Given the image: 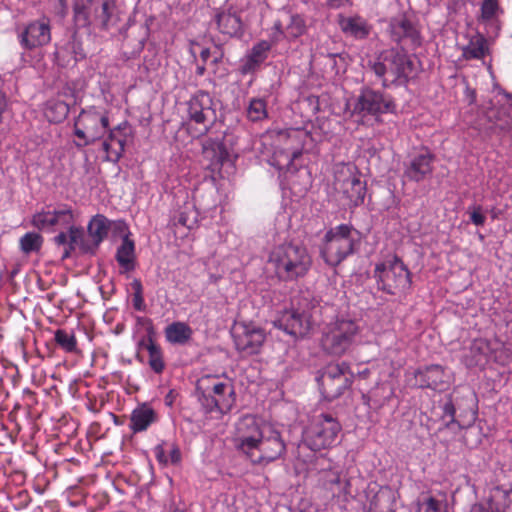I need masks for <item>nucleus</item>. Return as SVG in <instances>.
<instances>
[{
  "label": "nucleus",
  "mask_w": 512,
  "mask_h": 512,
  "mask_svg": "<svg viewBox=\"0 0 512 512\" xmlns=\"http://www.w3.org/2000/svg\"><path fill=\"white\" fill-rule=\"evenodd\" d=\"M55 12L64 17L68 11L67 0H49ZM93 0H75L74 20L80 27L94 26L107 30L114 26L124 13L125 0H101L99 6L94 7L93 15H90V6Z\"/></svg>",
  "instance_id": "1"
},
{
  "label": "nucleus",
  "mask_w": 512,
  "mask_h": 512,
  "mask_svg": "<svg viewBox=\"0 0 512 512\" xmlns=\"http://www.w3.org/2000/svg\"><path fill=\"white\" fill-rule=\"evenodd\" d=\"M87 232L86 236L81 227L70 226L67 232H60L54 237V243L63 247L62 259L69 258L76 249L83 254H95L109 234V219L96 214L88 222Z\"/></svg>",
  "instance_id": "2"
},
{
  "label": "nucleus",
  "mask_w": 512,
  "mask_h": 512,
  "mask_svg": "<svg viewBox=\"0 0 512 512\" xmlns=\"http://www.w3.org/2000/svg\"><path fill=\"white\" fill-rule=\"evenodd\" d=\"M368 67L384 88L407 84L414 73V62L404 49L385 50L374 61H369Z\"/></svg>",
  "instance_id": "3"
},
{
  "label": "nucleus",
  "mask_w": 512,
  "mask_h": 512,
  "mask_svg": "<svg viewBox=\"0 0 512 512\" xmlns=\"http://www.w3.org/2000/svg\"><path fill=\"white\" fill-rule=\"evenodd\" d=\"M269 263L274 266L280 280L293 281L308 273L312 259L303 245L285 243L273 249L269 256Z\"/></svg>",
  "instance_id": "4"
},
{
  "label": "nucleus",
  "mask_w": 512,
  "mask_h": 512,
  "mask_svg": "<svg viewBox=\"0 0 512 512\" xmlns=\"http://www.w3.org/2000/svg\"><path fill=\"white\" fill-rule=\"evenodd\" d=\"M196 395L206 412H229L235 404L236 394L230 381H221L217 375H205L196 384Z\"/></svg>",
  "instance_id": "5"
},
{
  "label": "nucleus",
  "mask_w": 512,
  "mask_h": 512,
  "mask_svg": "<svg viewBox=\"0 0 512 512\" xmlns=\"http://www.w3.org/2000/svg\"><path fill=\"white\" fill-rule=\"evenodd\" d=\"M374 277L378 289L389 295L406 294L412 284L410 271L397 255L377 264Z\"/></svg>",
  "instance_id": "6"
},
{
  "label": "nucleus",
  "mask_w": 512,
  "mask_h": 512,
  "mask_svg": "<svg viewBox=\"0 0 512 512\" xmlns=\"http://www.w3.org/2000/svg\"><path fill=\"white\" fill-rule=\"evenodd\" d=\"M358 232L352 226L341 224L330 229L324 237L321 256L330 266L339 265L355 252Z\"/></svg>",
  "instance_id": "7"
},
{
  "label": "nucleus",
  "mask_w": 512,
  "mask_h": 512,
  "mask_svg": "<svg viewBox=\"0 0 512 512\" xmlns=\"http://www.w3.org/2000/svg\"><path fill=\"white\" fill-rule=\"evenodd\" d=\"M315 305H311L309 299L303 297L298 300L297 306L283 311L274 321V325L294 337L306 336L313 325V312Z\"/></svg>",
  "instance_id": "8"
},
{
  "label": "nucleus",
  "mask_w": 512,
  "mask_h": 512,
  "mask_svg": "<svg viewBox=\"0 0 512 512\" xmlns=\"http://www.w3.org/2000/svg\"><path fill=\"white\" fill-rule=\"evenodd\" d=\"M360 333L358 324L352 319H337L327 327L322 337V346L331 355L345 354L356 342Z\"/></svg>",
  "instance_id": "9"
},
{
  "label": "nucleus",
  "mask_w": 512,
  "mask_h": 512,
  "mask_svg": "<svg viewBox=\"0 0 512 512\" xmlns=\"http://www.w3.org/2000/svg\"><path fill=\"white\" fill-rule=\"evenodd\" d=\"M353 374L345 362L330 363L319 371L316 378L322 396L332 401L341 396L352 383Z\"/></svg>",
  "instance_id": "10"
},
{
  "label": "nucleus",
  "mask_w": 512,
  "mask_h": 512,
  "mask_svg": "<svg viewBox=\"0 0 512 512\" xmlns=\"http://www.w3.org/2000/svg\"><path fill=\"white\" fill-rule=\"evenodd\" d=\"M285 452L286 444L281 433L269 424H262V435L252 454H249L247 458L253 464L267 465L282 457Z\"/></svg>",
  "instance_id": "11"
},
{
  "label": "nucleus",
  "mask_w": 512,
  "mask_h": 512,
  "mask_svg": "<svg viewBox=\"0 0 512 512\" xmlns=\"http://www.w3.org/2000/svg\"><path fill=\"white\" fill-rule=\"evenodd\" d=\"M341 425L330 414H320L314 424L305 432L304 445L313 451H319L334 445Z\"/></svg>",
  "instance_id": "12"
},
{
  "label": "nucleus",
  "mask_w": 512,
  "mask_h": 512,
  "mask_svg": "<svg viewBox=\"0 0 512 512\" xmlns=\"http://www.w3.org/2000/svg\"><path fill=\"white\" fill-rule=\"evenodd\" d=\"M108 117L94 108L83 110L74 123V134L81 140L78 147L89 145L107 132Z\"/></svg>",
  "instance_id": "13"
},
{
  "label": "nucleus",
  "mask_w": 512,
  "mask_h": 512,
  "mask_svg": "<svg viewBox=\"0 0 512 512\" xmlns=\"http://www.w3.org/2000/svg\"><path fill=\"white\" fill-rule=\"evenodd\" d=\"M187 113L190 121L203 126L199 135L207 134L217 120L215 102L212 96L203 90H199L189 99Z\"/></svg>",
  "instance_id": "14"
},
{
  "label": "nucleus",
  "mask_w": 512,
  "mask_h": 512,
  "mask_svg": "<svg viewBox=\"0 0 512 512\" xmlns=\"http://www.w3.org/2000/svg\"><path fill=\"white\" fill-rule=\"evenodd\" d=\"M17 39L25 50H34L48 45L52 39L50 19L43 16L19 27Z\"/></svg>",
  "instance_id": "15"
},
{
  "label": "nucleus",
  "mask_w": 512,
  "mask_h": 512,
  "mask_svg": "<svg viewBox=\"0 0 512 512\" xmlns=\"http://www.w3.org/2000/svg\"><path fill=\"white\" fill-rule=\"evenodd\" d=\"M396 105L393 99L379 91L370 88L361 90L353 106L352 115L360 117L378 116L388 112H394Z\"/></svg>",
  "instance_id": "16"
},
{
  "label": "nucleus",
  "mask_w": 512,
  "mask_h": 512,
  "mask_svg": "<svg viewBox=\"0 0 512 512\" xmlns=\"http://www.w3.org/2000/svg\"><path fill=\"white\" fill-rule=\"evenodd\" d=\"M74 213L70 206L59 205L54 209H42L36 212L31 219V224L38 230L54 232L57 228L75 226Z\"/></svg>",
  "instance_id": "17"
},
{
  "label": "nucleus",
  "mask_w": 512,
  "mask_h": 512,
  "mask_svg": "<svg viewBox=\"0 0 512 512\" xmlns=\"http://www.w3.org/2000/svg\"><path fill=\"white\" fill-rule=\"evenodd\" d=\"M335 189L341 192L352 206H358L364 201L366 184L353 173L350 167L343 166L335 173Z\"/></svg>",
  "instance_id": "18"
},
{
  "label": "nucleus",
  "mask_w": 512,
  "mask_h": 512,
  "mask_svg": "<svg viewBox=\"0 0 512 512\" xmlns=\"http://www.w3.org/2000/svg\"><path fill=\"white\" fill-rule=\"evenodd\" d=\"M236 349L246 355L259 352L266 335L262 328L253 324H237L233 332Z\"/></svg>",
  "instance_id": "19"
},
{
  "label": "nucleus",
  "mask_w": 512,
  "mask_h": 512,
  "mask_svg": "<svg viewBox=\"0 0 512 512\" xmlns=\"http://www.w3.org/2000/svg\"><path fill=\"white\" fill-rule=\"evenodd\" d=\"M388 31L391 40L403 47L414 49L421 45L420 32L404 14L391 18Z\"/></svg>",
  "instance_id": "20"
},
{
  "label": "nucleus",
  "mask_w": 512,
  "mask_h": 512,
  "mask_svg": "<svg viewBox=\"0 0 512 512\" xmlns=\"http://www.w3.org/2000/svg\"><path fill=\"white\" fill-rule=\"evenodd\" d=\"M262 435V425H259L253 416H244L237 424V437L235 447L246 457L252 454L257 441Z\"/></svg>",
  "instance_id": "21"
},
{
  "label": "nucleus",
  "mask_w": 512,
  "mask_h": 512,
  "mask_svg": "<svg viewBox=\"0 0 512 512\" xmlns=\"http://www.w3.org/2000/svg\"><path fill=\"white\" fill-rule=\"evenodd\" d=\"M415 385L420 388H429L436 391H445L450 385V376L438 364L419 368L414 372Z\"/></svg>",
  "instance_id": "22"
},
{
  "label": "nucleus",
  "mask_w": 512,
  "mask_h": 512,
  "mask_svg": "<svg viewBox=\"0 0 512 512\" xmlns=\"http://www.w3.org/2000/svg\"><path fill=\"white\" fill-rule=\"evenodd\" d=\"M434 155L428 149H422L410 156L404 163V177L410 181L420 182L433 172Z\"/></svg>",
  "instance_id": "23"
},
{
  "label": "nucleus",
  "mask_w": 512,
  "mask_h": 512,
  "mask_svg": "<svg viewBox=\"0 0 512 512\" xmlns=\"http://www.w3.org/2000/svg\"><path fill=\"white\" fill-rule=\"evenodd\" d=\"M86 56L82 42L76 33L62 44H57L54 51L55 62L58 66L67 67L71 63H76Z\"/></svg>",
  "instance_id": "24"
},
{
  "label": "nucleus",
  "mask_w": 512,
  "mask_h": 512,
  "mask_svg": "<svg viewBox=\"0 0 512 512\" xmlns=\"http://www.w3.org/2000/svg\"><path fill=\"white\" fill-rule=\"evenodd\" d=\"M138 320L143 321L147 325V338L143 339L139 342L137 358L142 361V353L146 351L148 353L149 359L148 363L151 369L156 373H161L164 369V362L162 358V352L160 347L155 344L152 340L151 334L153 333V327L149 319L147 318H138Z\"/></svg>",
  "instance_id": "25"
},
{
  "label": "nucleus",
  "mask_w": 512,
  "mask_h": 512,
  "mask_svg": "<svg viewBox=\"0 0 512 512\" xmlns=\"http://www.w3.org/2000/svg\"><path fill=\"white\" fill-rule=\"evenodd\" d=\"M109 233L113 240L121 239L122 244L116 253V259L122 273H128V226L124 220H109Z\"/></svg>",
  "instance_id": "26"
},
{
  "label": "nucleus",
  "mask_w": 512,
  "mask_h": 512,
  "mask_svg": "<svg viewBox=\"0 0 512 512\" xmlns=\"http://www.w3.org/2000/svg\"><path fill=\"white\" fill-rule=\"evenodd\" d=\"M157 419L156 411L148 403H141L130 415V428L133 430V433L142 432L147 430Z\"/></svg>",
  "instance_id": "27"
},
{
  "label": "nucleus",
  "mask_w": 512,
  "mask_h": 512,
  "mask_svg": "<svg viewBox=\"0 0 512 512\" xmlns=\"http://www.w3.org/2000/svg\"><path fill=\"white\" fill-rule=\"evenodd\" d=\"M215 21L218 30L230 37L241 36L243 33V25L240 16L230 9L218 12L215 15Z\"/></svg>",
  "instance_id": "28"
},
{
  "label": "nucleus",
  "mask_w": 512,
  "mask_h": 512,
  "mask_svg": "<svg viewBox=\"0 0 512 512\" xmlns=\"http://www.w3.org/2000/svg\"><path fill=\"white\" fill-rule=\"evenodd\" d=\"M271 49V45L268 41H260L255 44L250 50L249 54L243 60L241 65L242 74H250L255 72L260 65L266 60L267 53Z\"/></svg>",
  "instance_id": "29"
},
{
  "label": "nucleus",
  "mask_w": 512,
  "mask_h": 512,
  "mask_svg": "<svg viewBox=\"0 0 512 512\" xmlns=\"http://www.w3.org/2000/svg\"><path fill=\"white\" fill-rule=\"evenodd\" d=\"M339 26L341 30L352 37L357 39H364L370 33V26L365 19L354 16V17H343L339 18Z\"/></svg>",
  "instance_id": "30"
},
{
  "label": "nucleus",
  "mask_w": 512,
  "mask_h": 512,
  "mask_svg": "<svg viewBox=\"0 0 512 512\" xmlns=\"http://www.w3.org/2000/svg\"><path fill=\"white\" fill-rule=\"evenodd\" d=\"M202 151L205 157L209 158L211 165L221 166L229 154L225 145L216 139L208 138L202 143Z\"/></svg>",
  "instance_id": "31"
},
{
  "label": "nucleus",
  "mask_w": 512,
  "mask_h": 512,
  "mask_svg": "<svg viewBox=\"0 0 512 512\" xmlns=\"http://www.w3.org/2000/svg\"><path fill=\"white\" fill-rule=\"evenodd\" d=\"M69 113V105L60 99H50L46 102L44 115L51 123H61Z\"/></svg>",
  "instance_id": "32"
},
{
  "label": "nucleus",
  "mask_w": 512,
  "mask_h": 512,
  "mask_svg": "<svg viewBox=\"0 0 512 512\" xmlns=\"http://www.w3.org/2000/svg\"><path fill=\"white\" fill-rule=\"evenodd\" d=\"M393 503V493L387 488H380L369 500V510L371 512H391Z\"/></svg>",
  "instance_id": "33"
},
{
  "label": "nucleus",
  "mask_w": 512,
  "mask_h": 512,
  "mask_svg": "<svg viewBox=\"0 0 512 512\" xmlns=\"http://www.w3.org/2000/svg\"><path fill=\"white\" fill-rule=\"evenodd\" d=\"M191 335V328L183 322H174L165 329L166 339L173 344H185Z\"/></svg>",
  "instance_id": "34"
},
{
  "label": "nucleus",
  "mask_w": 512,
  "mask_h": 512,
  "mask_svg": "<svg viewBox=\"0 0 512 512\" xmlns=\"http://www.w3.org/2000/svg\"><path fill=\"white\" fill-rule=\"evenodd\" d=\"M54 341L66 353H76L78 351L77 339L72 330L57 329L54 332Z\"/></svg>",
  "instance_id": "35"
},
{
  "label": "nucleus",
  "mask_w": 512,
  "mask_h": 512,
  "mask_svg": "<svg viewBox=\"0 0 512 512\" xmlns=\"http://www.w3.org/2000/svg\"><path fill=\"white\" fill-rule=\"evenodd\" d=\"M487 50L486 39L481 35H477L463 48V57L467 60L481 59L485 56Z\"/></svg>",
  "instance_id": "36"
},
{
  "label": "nucleus",
  "mask_w": 512,
  "mask_h": 512,
  "mask_svg": "<svg viewBox=\"0 0 512 512\" xmlns=\"http://www.w3.org/2000/svg\"><path fill=\"white\" fill-rule=\"evenodd\" d=\"M198 222V212L191 204H186L175 216V225H181L187 229H193Z\"/></svg>",
  "instance_id": "37"
},
{
  "label": "nucleus",
  "mask_w": 512,
  "mask_h": 512,
  "mask_svg": "<svg viewBox=\"0 0 512 512\" xmlns=\"http://www.w3.org/2000/svg\"><path fill=\"white\" fill-rule=\"evenodd\" d=\"M43 244V237L36 232H27L19 240V246L24 254L38 252Z\"/></svg>",
  "instance_id": "38"
},
{
  "label": "nucleus",
  "mask_w": 512,
  "mask_h": 512,
  "mask_svg": "<svg viewBox=\"0 0 512 512\" xmlns=\"http://www.w3.org/2000/svg\"><path fill=\"white\" fill-rule=\"evenodd\" d=\"M247 117L253 122L267 118L266 102L262 98H252L246 110Z\"/></svg>",
  "instance_id": "39"
},
{
  "label": "nucleus",
  "mask_w": 512,
  "mask_h": 512,
  "mask_svg": "<svg viewBox=\"0 0 512 512\" xmlns=\"http://www.w3.org/2000/svg\"><path fill=\"white\" fill-rule=\"evenodd\" d=\"M287 33L294 38H297L304 34L306 29L305 20L302 16L295 14L291 15L290 23L287 25Z\"/></svg>",
  "instance_id": "40"
},
{
  "label": "nucleus",
  "mask_w": 512,
  "mask_h": 512,
  "mask_svg": "<svg viewBox=\"0 0 512 512\" xmlns=\"http://www.w3.org/2000/svg\"><path fill=\"white\" fill-rule=\"evenodd\" d=\"M133 295V307L138 311H144L146 309V304L143 298V286L140 280L135 279L130 284Z\"/></svg>",
  "instance_id": "41"
},
{
  "label": "nucleus",
  "mask_w": 512,
  "mask_h": 512,
  "mask_svg": "<svg viewBox=\"0 0 512 512\" xmlns=\"http://www.w3.org/2000/svg\"><path fill=\"white\" fill-rule=\"evenodd\" d=\"M498 10V0H483L481 5V18L484 21H489L496 16Z\"/></svg>",
  "instance_id": "42"
},
{
  "label": "nucleus",
  "mask_w": 512,
  "mask_h": 512,
  "mask_svg": "<svg viewBox=\"0 0 512 512\" xmlns=\"http://www.w3.org/2000/svg\"><path fill=\"white\" fill-rule=\"evenodd\" d=\"M489 351L488 343L484 340H476L470 347V352L475 357V362L482 361V358L487 355Z\"/></svg>",
  "instance_id": "43"
},
{
  "label": "nucleus",
  "mask_w": 512,
  "mask_h": 512,
  "mask_svg": "<svg viewBox=\"0 0 512 512\" xmlns=\"http://www.w3.org/2000/svg\"><path fill=\"white\" fill-rule=\"evenodd\" d=\"M338 495H342L344 498L354 497L356 490L353 489L352 479L346 475L343 477L342 485L337 491Z\"/></svg>",
  "instance_id": "44"
},
{
  "label": "nucleus",
  "mask_w": 512,
  "mask_h": 512,
  "mask_svg": "<svg viewBox=\"0 0 512 512\" xmlns=\"http://www.w3.org/2000/svg\"><path fill=\"white\" fill-rule=\"evenodd\" d=\"M104 148L108 153H115L117 156L125 152L124 141L111 138L109 142H104Z\"/></svg>",
  "instance_id": "45"
},
{
  "label": "nucleus",
  "mask_w": 512,
  "mask_h": 512,
  "mask_svg": "<svg viewBox=\"0 0 512 512\" xmlns=\"http://www.w3.org/2000/svg\"><path fill=\"white\" fill-rule=\"evenodd\" d=\"M470 221L476 226H483L486 216L482 212V207L477 205L469 208Z\"/></svg>",
  "instance_id": "46"
},
{
  "label": "nucleus",
  "mask_w": 512,
  "mask_h": 512,
  "mask_svg": "<svg viewBox=\"0 0 512 512\" xmlns=\"http://www.w3.org/2000/svg\"><path fill=\"white\" fill-rule=\"evenodd\" d=\"M347 473L341 472H331L327 476V484L331 485L332 487L335 486L336 488H332L334 492H337L340 486L342 485L343 477Z\"/></svg>",
  "instance_id": "47"
},
{
  "label": "nucleus",
  "mask_w": 512,
  "mask_h": 512,
  "mask_svg": "<svg viewBox=\"0 0 512 512\" xmlns=\"http://www.w3.org/2000/svg\"><path fill=\"white\" fill-rule=\"evenodd\" d=\"M422 509L424 512H443L441 502L433 497H429L424 502L423 507L420 510Z\"/></svg>",
  "instance_id": "48"
},
{
  "label": "nucleus",
  "mask_w": 512,
  "mask_h": 512,
  "mask_svg": "<svg viewBox=\"0 0 512 512\" xmlns=\"http://www.w3.org/2000/svg\"><path fill=\"white\" fill-rule=\"evenodd\" d=\"M456 407L452 399L450 398L443 406V416L450 417V422H455Z\"/></svg>",
  "instance_id": "49"
},
{
  "label": "nucleus",
  "mask_w": 512,
  "mask_h": 512,
  "mask_svg": "<svg viewBox=\"0 0 512 512\" xmlns=\"http://www.w3.org/2000/svg\"><path fill=\"white\" fill-rule=\"evenodd\" d=\"M498 123H496L497 127L502 131H510L512 129V122L510 120H502L500 117L496 118Z\"/></svg>",
  "instance_id": "50"
},
{
  "label": "nucleus",
  "mask_w": 512,
  "mask_h": 512,
  "mask_svg": "<svg viewBox=\"0 0 512 512\" xmlns=\"http://www.w3.org/2000/svg\"><path fill=\"white\" fill-rule=\"evenodd\" d=\"M155 454H156V458L157 460L160 462V463H164L166 464L168 462V459L165 455V451L163 449V447L161 445H158L156 448H155Z\"/></svg>",
  "instance_id": "51"
},
{
  "label": "nucleus",
  "mask_w": 512,
  "mask_h": 512,
  "mask_svg": "<svg viewBox=\"0 0 512 512\" xmlns=\"http://www.w3.org/2000/svg\"><path fill=\"white\" fill-rule=\"evenodd\" d=\"M181 459V453L178 447L174 446L170 452V461L173 464H177Z\"/></svg>",
  "instance_id": "52"
},
{
  "label": "nucleus",
  "mask_w": 512,
  "mask_h": 512,
  "mask_svg": "<svg viewBox=\"0 0 512 512\" xmlns=\"http://www.w3.org/2000/svg\"><path fill=\"white\" fill-rule=\"evenodd\" d=\"M473 512H498V510L494 511L493 509L485 507L483 504L475 505Z\"/></svg>",
  "instance_id": "53"
},
{
  "label": "nucleus",
  "mask_w": 512,
  "mask_h": 512,
  "mask_svg": "<svg viewBox=\"0 0 512 512\" xmlns=\"http://www.w3.org/2000/svg\"><path fill=\"white\" fill-rule=\"evenodd\" d=\"M329 5L333 8H339L345 5L349 0H328Z\"/></svg>",
  "instance_id": "54"
},
{
  "label": "nucleus",
  "mask_w": 512,
  "mask_h": 512,
  "mask_svg": "<svg viewBox=\"0 0 512 512\" xmlns=\"http://www.w3.org/2000/svg\"><path fill=\"white\" fill-rule=\"evenodd\" d=\"M126 329V325L125 323H118L116 324V326L113 328V332L116 334V335H119V334H122Z\"/></svg>",
  "instance_id": "55"
},
{
  "label": "nucleus",
  "mask_w": 512,
  "mask_h": 512,
  "mask_svg": "<svg viewBox=\"0 0 512 512\" xmlns=\"http://www.w3.org/2000/svg\"><path fill=\"white\" fill-rule=\"evenodd\" d=\"M210 55H211V52L208 48L203 49L200 53V57L203 62H206L209 59Z\"/></svg>",
  "instance_id": "56"
},
{
  "label": "nucleus",
  "mask_w": 512,
  "mask_h": 512,
  "mask_svg": "<svg viewBox=\"0 0 512 512\" xmlns=\"http://www.w3.org/2000/svg\"><path fill=\"white\" fill-rule=\"evenodd\" d=\"M173 391H170L166 397H165V402L168 406H171L173 404V395H172Z\"/></svg>",
  "instance_id": "57"
},
{
  "label": "nucleus",
  "mask_w": 512,
  "mask_h": 512,
  "mask_svg": "<svg viewBox=\"0 0 512 512\" xmlns=\"http://www.w3.org/2000/svg\"><path fill=\"white\" fill-rule=\"evenodd\" d=\"M134 250V242L130 240V255L132 254ZM133 268V260H132V257L130 256V270Z\"/></svg>",
  "instance_id": "58"
},
{
  "label": "nucleus",
  "mask_w": 512,
  "mask_h": 512,
  "mask_svg": "<svg viewBox=\"0 0 512 512\" xmlns=\"http://www.w3.org/2000/svg\"><path fill=\"white\" fill-rule=\"evenodd\" d=\"M205 71H206L205 66H204V65H201V66H198V67H197L196 73H197L199 76H202V75H204Z\"/></svg>",
  "instance_id": "59"
},
{
  "label": "nucleus",
  "mask_w": 512,
  "mask_h": 512,
  "mask_svg": "<svg viewBox=\"0 0 512 512\" xmlns=\"http://www.w3.org/2000/svg\"><path fill=\"white\" fill-rule=\"evenodd\" d=\"M475 419H476V412L471 410V419L470 420L473 422V421H475Z\"/></svg>",
  "instance_id": "60"
},
{
  "label": "nucleus",
  "mask_w": 512,
  "mask_h": 512,
  "mask_svg": "<svg viewBox=\"0 0 512 512\" xmlns=\"http://www.w3.org/2000/svg\"><path fill=\"white\" fill-rule=\"evenodd\" d=\"M220 59H221V55L215 57V59L213 60V63L217 64L220 61Z\"/></svg>",
  "instance_id": "61"
},
{
  "label": "nucleus",
  "mask_w": 512,
  "mask_h": 512,
  "mask_svg": "<svg viewBox=\"0 0 512 512\" xmlns=\"http://www.w3.org/2000/svg\"><path fill=\"white\" fill-rule=\"evenodd\" d=\"M298 154H300V153H299V152H294V153H293V158L297 157V156H298Z\"/></svg>",
  "instance_id": "62"
},
{
  "label": "nucleus",
  "mask_w": 512,
  "mask_h": 512,
  "mask_svg": "<svg viewBox=\"0 0 512 512\" xmlns=\"http://www.w3.org/2000/svg\"><path fill=\"white\" fill-rule=\"evenodd\" d=\"M171 512H183V511H182V510H180V509H174V510H173V511H171Z\"/></svg>",
  "instance_id": "63"
}]
</instances>
